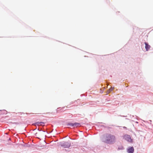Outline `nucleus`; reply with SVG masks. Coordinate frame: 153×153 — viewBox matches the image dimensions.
Segmentation results:
<instances>
[{"mask_svg":"<svg viewBox=\"0 0 153 153\" xmlns=\"http://www.w3.org/2000/svg\"><path fill=\"white\" fill-rule=\"evenodd\" d=\"M101 140L103 142L105 143L112 144L115 142V137L113 135L106 134L102 136Z\"/></svg>","mask_w":153,"mask_h":153,"instance_id":"obj_1","label":"nucleus"},{"mask_svg":"<svg viewBox=\"0 0 153 153\" xmlns=\"http://www.w3.org/2000/svg\"><path fill=\"white\" fill-rule=\"evenodd\" d=\"M60 146L64 148H68L71 146V143L70 141H63L60 143Z\"/></svg>","mask_w":153,"mask_h":153,"instance_id":"obj_2","label":"nucleus"},{"mask_svg":"<svg viewBox=\"0 0 153 153\" xmlns=\"http://www.w3.org/2000/svg\"><path fill=\"white\" fill-rule=\"evenodd\" d=\"M123 138L129 142L132 143L133 142V140L131 139L130 136L129 135L125 134L123 136Z\"/></svg>","mask_w":153,"mask_h":153,"instance_id":"obj_3","label":"nucleus"},{"mask_svg":"<svg viewBox=\"0 0 153 153\" xmlns=\"http://www.w3.org/2000/svg\"><path fill=\"white\" fill-rule=\"evenodd\" d=\"M134 151V149L133 147H130L128 149L127 152L128 153H133Z\"/></svg>","mask_w":153,"mask_h":153,"instance_id":"obj_4","label":"nucleus"},{"mask_svg":"<svg viewBox=\"0 0 153 153\" xmlns=\"http://www.w3.org/2000/svg\"><path fill=\"white\" fill-rule=\"evenodd\" d=\"M144 44L145 45V48L146 51H148L150 48V46L149 45L148 43L146 42H144Z\"/></svg>","mask_w":153,"mask_h":153,"instance_id":"obj_5","label":"nucleus"},{"mask_svg":"<svg viewBox=\"0 0 153 153\" xmlns=\"http://www.w3.org/2000/svg\"><path fill=\"white\" fill-rule=\"evenodd\" d=\"M74 127L79 126H80V124L79 123H74Z\"/></svg>","mask_w":153,"mask_h":153,"instance_id":"obj_6","label":"nucleus"},{"mask_svg":"<svg viewBox=\"0 0 153 153\" xmlns=\"http://www.w3.org/2000/svg\"><path fill=\"white\" fill-rule=\"evenodd\" d=\"M68 126H70L74 127V123H69L67 124Z\"/></svg>","mask_w":153,"mask_h":153,"instance_id":"obj_7","label":"nucleus"},{"mask_svg":"<svg viewBox=\"0 0 153 153\" xmlns=\"http://www.w3.org/2000/svg\"><path fill=\"white\" fill-rule=\"evenodd\" d=\"M124 148L123 147V146H120L118 147L117 150H123L124 149Z\"/></svg>","mask_w":153,"mask_h":153,"instance_id":"obj_8","label":"nucleus"},{"mask_svg":"<svg viewBox=\"0 0 153 153\" xmlns=\"http://www.w3.org/2000/svg\"><path fill=\"white\" fill-rule=\"evenodd\" d=\"M33 126H39L40 125V122H37L34 123H33L32 124Z\"/></svg>","mask_w":153,"mask_h":153,"instance_id":"obj_9","label":"nucleus"},{"mask_svg":"<svg viewBox=\"0 0 153 153\" xmlns=\"http://www.w3.org/2000/svg\"><path fill=\"white\" fill-rule=\"evenodd\" d=\"M114 87H111L108 90L110 92H111V91H112L114 90Z\"/></svg>","mask_w":153,"mask_h":153,"instance_id":"obj_10","label":"nucleus"},{"mask_svg":"<svg viewBox=\"0 0 153 153\" xmlns=\"http://www.w3.org/2000/svg\"><path fill=\"white\" fill-rule=\"evenodd\" d=\"M44 124V123L42 122H40V125L43 126Z\"/></svg>","mask_w":153,"mask_h":153,"instance_id":"obj_11","label":"nucleus"},{"mask_svg":"<svg viewBox=\"0 0 153 153\" xmlns=\"http://www.w3.org/2000/svg\"><path fill=\"white\" fill-rule=\"evenodd\" d=\"M130 116L131 119H134V116L133 115H129Z\"/></svg>","mask_w":153,"mask_h":153,"instance_id":"obj_12","label":"nucleus"},{"mask_svg":"<svg viewBox=\"0 0 153 153\" xmlns=\"http://www.w3.org/2000/svg\"><path fill=\"white\" fill-rule=\"evenodd\" d=\"M76 101H75L74 102H71L70 103V105L73 104L74 103H75Z\"/></svg>","mask_w":153,"mask_h":153,"instance_id":"obj_13","label":"nucleus"},{"mask_svg":"<svg viewBox=\"0 0 153 153\" xmlns=\"http://www.w3.org/2000/svg\"><path fill=\"white\" fill-rule=\"evenodd\" d=\"M21 146H26L25 144H21Z\"/></svg>","mask_w":153,"mask_h":153,"instance_id":"obj_14","label":"nucleus"},{"mask_svg":"<svg viewBox=\"0 0 153 153\" xmlns=\"http://www.w3.org/2000/svg\"><path fill=\"white\" fill-rule=\"evenodd\" d=\"M110 91L109 90H108L107 92V94H109L110 93Z\"/></svg>","mask_w":153,"mask_h":153,"instance_id":"obj_15","label":"nucleus"},{"mask_svg":"<svg viewBox=\"0 0 153 153\" xmlns=\"http://www.w3.org/2000/svg\"><path fill=\"white\" fill-rule=\"evenodd\" d=\"M38 130L39 131H42L41 129H40L39 128H38Z\"/></svg>","mask_w":153,"mask_h":153,"instance_id":"obj_16","label":"nucleus"},{"mask_svg":"<svg viewBox=\"0 0 153 153\" xmlns=\"http://www.w3.org/2000/svg\"><path fill=\"white\" fill-rule=\"evenodd\" d=\"M11 140V139L10 138H9L8 140Z\"/></svg>","mask_w":153,"mask_h":153,"instance_id":"obj_17","label":"nucleus"},{"mask_svg":"<svg viewBox=\"0 0 153 153\" xmlns=\"http://www.w3.org/2000/svg\"><path fill=\"white\" fill-rule=\"evenodd\" d=\"M3 111H4L7 112V111H6L5 110H4Z\"/></svg>","mask_w":153,"mask_h":153,"instance_id":"obj_18","label":"nucleus"},{"mask_svg":"<svg viewBox=\"0 0 153 153\" xmlns=\"http://www.w3.org/2000/svg\"><path fill=\"white\" fill-rule=\"evenodd\" d=\"M123 128H126V127H123Z\"/></svg>","mask_w":153,"mask_h":153,"instance_id":"obj_19","label":"nucleus"},{"mask_svg":"<svg viewBox=\"0 0 153 153\" xmlns=\"http://www.w3.org/2000/svg\"><path fill=\"white\" fill-rule=\"evenodd\" d=\"M42 131L43 132H45V131H44V130H42Z\"/></svg>","mask_w":153,"mask_h":153,"instance_id":"obj_20","label":"nucleus"},{"mask_svg":"<svg viewBox=\"0 0 153 153\" xmlns=\"http://www.w3.org/2000/svg\"><path fill=\"white\" fill-rule=\"evenodd\" d=\"M122 116L123 117H127L126 116Z\"/></svg>","mask_w":153,"mask_h":153,"instance_id":"obj_21","label":"nucleus"},{"mask_svg":"<svg viewBox=\"0 0 153 153\" xmlns=\"http://www.w3.org/2000/svg\"><path fill=\"white\" fill-rule=\"evenodd\" d=\"M36 129V128L34 129V130H33V131H34V130H35Z\"/></svg>","mask_w":153,"mask_h":153,"instance_id":"obj_22","label":"nucleus"},{"mask_svg":"<svg viewBox=\"0 0 153 153\" xmlns=\"http://www.w3.org/2000/svg\"><path fill=\"white\" fill-rule=\"evenodd\" d=\"M102 126H103V127H104V126H103V125H102Z\"/></svg>","mask_w":153,"mask_h":153,"instance_id":"obj_23","label":"nucleus"},{"mask_svg":"<svg viewBox=\"0 0 153 153\" xmlns=\"http://www.w3.org/2000/svg\"><path fill=\"white\" fill-rule=\"evenodd\" d=\"M0 111H1V110H0Z\"/></svg>","mask_w":153,"mask_h":153,"instance_id":"obj_24","label":"nucleus"}]
</instances>
